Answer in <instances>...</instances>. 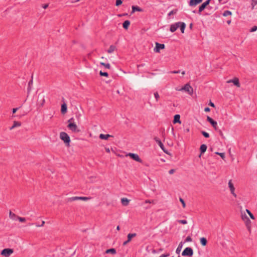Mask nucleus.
Instances as JSON below:
<instances>
[{"instance_id": "nucleus-61", "label": "nucleus", "mask_w": 257, "mask_h": 257, "mask_svg": "<svg viewBox=\"0 0 257 257\" xmlns=\"http://www.w3.org/2000/svg\"><path fill=\"white\" fill-rule=\"evenodd\" d=\"M45 224V221H43L42 222V224L41 225H37V226H42L44 225V224Z\"/></svg>"}, {"instance_id": "nucleus-30", "label": "nucleus", "mask_w": 257, "mask_h": 257, "mask_svg": "<svg viewBox=\"0 0 257 257\" xmlns=\"http://www.w3.org/2000/svg\"><path fill=\"white\" fill-rule=\"evenodd\" d=\"M182 246H183V242H181L179 244V245H178V246L176 250V252L177 254H179L180 252V251H181V249L182 248Z\"/></svg>"}, {"instance_id": "nucleus-4", "label": "nucleus", "mask_w": 257, "mask_h": 257, "mask_svg": "<svg viewBox=\"0 0 257 257\" xmlns=\"http://www.w3.org/2000/svg\"><path fill=\"white\" fill-rule=\"evenodd\" d=\"M13 252V249L5 248L2 250L1 254L5 257H9Z\"/></svg>"}, {"instance_id": "nucleus-33", "label": "nucleus", "mask_w": 257, "mask_h": 257, "mask_svg": "<svg viewBox=\"0 0 257 257\" xmlns=\"http://www.w3.org/2000/svg\"><path fill=\"white\" fill-rule=\"evenodd\" d=\"M137 235L136 233H129L127 235V240L130 241L132 238L134 237H135Z\"/></svg>"}, {"instance_id": "nucleus-24", "label": "nucleus", "mask_w": 257, "mask_h": 257, "mask_svg": "<svg viewBox=\"0 0 257 257\" xmlns=\"http://www.w3.org/2000/svg\"><path fill=\"white\" fill-rule=\"evenodd\" d=\"M130 22L128 20L125 21L122 24V27L125 30H127L130 25Z\"/></svg>"}, {"instance_id": "nucleus-15", "label": "nucleus", "mask_w": 257, "mask_h": 257, "mask_svg": "<svg viewBox=\"0 0 257 257\" xmlns=\"http://www.w3.org/2000/svg\"><path fill=\"white\" fill-rule=\"evenodd\" d=\"M132 11L131 12L132 14H133L134 13H135L136 11L140 12H143V10L142 9H141V8H140L139 7L137 6H133L132 7Z\"/></svg>"}, {"instance_id": "nucleus-63", "label": "nucleus", "mask_w": 257, "mask_h": 257, "mask_svg": "<svg viewBox=\"0 0 257 257\" xmlns=\"http://www.w3.org/2000/svg\"><path fill=\"white\" fill-rule=\"evenodd\" d=\"M116 230L119 231L120 230V227L119 225H118L117 227H116Z\"/></svg>"}, {"instance_id": "nucleus-64", "label": "nucleus", "mask_w": 257, "mask_h": 257, "mask_svg": "<svg viewBox=\"0 0 257 257\" xmlns=\"http://www.w3.org/2000/svg\"><path fill=\"white\" fill-rule=\"evenodd\" d=\"M230 23H231V20H228V21H227V23L228 25H229V24H230Z\"/></svg>"}, {"instance_id": "nucleus-31", "label": "nucleus", "mask_w": 257, "mask_h": 257, "mask_svg": "<svg viewBox=\"0 0 257 257\" xmlns=\"http://www.w3.org/2000/svg\"><path fill=\"white\" fill-rule=\"evenodd\" d=\"M228 186L230 188V191L233 192V191H235V188L234 187L233 184L232 183L231 180H229L228 182Z\"/></svg>"}, {"instance_id": "nucleus-29", "label": "nucleus", "mask_w": 257, "mask_h": 257, "mask_svg": "<svg viewBox=\"0 0 257 257\" xmlns=\"http://www.w3.org/2000/svg\"><path fill=\"white\" fill-rule=\"evenodd\" d=\"M105 252L106 253H111V254H115L116 253V250L114 248H110V249H108L106 250Z\"/></svg>"}, {"instance_id": "nucleus-32", "label": "nucleus", "mask_w": 257, "mask_h": 257, "mask_svg": "<svg viewBox=\"0 0 257 257\" xmlns=\"http://www.w3.org/2000/svg\"><path fill=\"white\" fill-rule=\"evenodd\" d=\"M33 84V77H32L31 80H30L28 83V87L27 89L28 93H29L31 90V85Z\"/></svg>"}, {"instance_id": "nucleus-17", "label": "nucleus", "mask_w": 257, "mask_h": 257, "mask_svg": "<svg viewBox=\"0 0 257 257\" xmlns=\"http://www.w3.org/2000/svg\"><path fill=\"white\" fill-rule=\"evenodd\" d=\"M206 149H207V146L205 144H202L201 145V146L200 147V156L206 152Z\"/></svg>"}, {"instance_id": "nucleus-52", "label": "nucleus", "mask_w": 257, "mask_h": 257, "mask_svg": "<svg viewBox=\"0 0 257 257\" xmlns=\"http://www.w3.org/2000/svg\"><path fill=\"white\" fill-rule=\"evenodd\" d=\"M175 172V170L174 169H171L170 170H169V173L170 174H173L174 172Z\"/></svg>"}, {"instance_id": "nucleus-51", "label": "nucleus", "mask_w": 257, "mask_h": 257, "mask_svg": "<svg viewBox=\"0 0 257 257\" xmlns=\"http://www.w3.org/2000/svg\"><path fill=\"white\" fill-rule=\"evenodd\" d=\"M180 72V70H178V71H172L170 72L171 73H172V74H178V73H179Z\"/></svg>"}, {"instance_id": "nucleus-57", "label": "nucleus", "mask_w": 257, "mask_h": 257, "mask_svg": "<svg viewBox=\"0 0 257 257\" xmlns=\"http://www.w3.org/2000/svg\"><path fill=\"white\" fill-rule=\"evenodd\" d=\"M204 111H205V112H209V111H210V108H209V107H205V108H204Z\"/></svg>"}, {"instance_id": "nucleus-5", "label": "nucleus", "mask_w": 257, "mask_h": 257, "mask_svg": "<svg viewBox=\"0 0 257 257\" xmlns=\"http://www.w3.org/2000/svg\"><path fill=\"white\" fill-rule=\"evenodd\" d=\"M45 102V96L41 94H39L38 96L37 104L40 107H43Z\"/></svg>"}, {"instance_id": "nucleus-7", "label": "nucleus", "mask_w": 257, "mask_h": 257, "mask_svg": "<svg viewBox=\"0 0 257 257\" xmlns=\"http://www.w3.org/2000/svg\"><path fill=\"white\" fill-rule=\"evenodd\" d=\"M128 156H130L131 158V159H132L133 160H134L138 162H139L141 163H143L142 160L140 158L139 155L137 154L130 153L128 154Z\"/></svg>"}, {"instance_id": "nucleus-34", "label": "nucleus", "mask_w": 257, "mask_h": 257, "mask_svg": "<svg viewBox=\"0 0 257 257\" xmlns=\"http://www.w3.org/2000/svg\"><path fill=\"white\" fill-rule=\"evenodd\" d=\"M231 12L228 10H226V11H224L223 13V16H224V17H227L228 16H230V15H231Z\"/></svg>"}, {"instance_id": "nucleus-25", "label": "nucleus", "mask_w": 257, "mask_h": 257, "mask_svg": "<svg viewBox=\"0 0 257 257\" xmlns=\"http://www.w3.org/2000/svg\"><path fill=\"white\" fill-rule=\"evenodd\" d=\"M112 137V136L108 135V134L104 135V134H101L99 135V138L102 140H107L108 139V138Z\"/></svg>"}, {"instance_id": "nucleus-59", "label": "nucleus", "mask_w": 257, "mask_h": 257, "mask_svg": "<svg viewBox=\"0 0 257 257\" xmlns=\"http://www.w3.org/2000/svg\"><path fill=\"white\" fill-rule=\"evenodd\" d=\"M48 4H45L43 6V8L45 9H46V8H47L48 7Z\"/></svg>"}, {"instance_id": "nucleus-1", "label": "nucleus", "mask_w": 257, "mask_h": 257, "mask_svg": "<svg viewBox=\"0 0 257 257\" xmlns=\"http://www.w3.org/2000/svg\"><path fill=\"white\" fill-rule=\"evenodd\" d=\"M60 138L64 142L66 147H70L71 140L69 135L66 133L61 132L60 133Z\"/></svg>"}, {"instance_id": "nucleus-2", "label": "nucleus", "mask_w": 257, "mask_h": 257, "mask_svg": "<svg viewBox=\"0 0 257 257\" xmlns=\"http://www.w3.org/2000/svg\"><path fill=\"white\" fill-rule=\"evenodd\" d=\"M179 90H184L190 95H192L193 93V89L189 83L186 84L184 87L179 89Z\"/></svg>"}, {"instance_id": "nucleus-43", "label": "nucleus", "mask_w": 257, "mask_h": 257, "mask_svg": "<svg viewBox=\"0 0 257 257\" xmlns=\"http://www.w3.org/2000/svg\"><path fill=\"white\" fill-rule=\"evenodd\" d=\"M17 219L19 220V221L21 222H24L26 221V218L24 217H21L18 216Z\"/></svg>"}, {"instance_id": "nucleus-6", "label": "nucleus", "mask_w": 257, "mask_h": 257, "mask_svg": "<svg viewBox=\"0 0 257 257\" xmlns=\"http://www.w3.org/2000/svg\"><path fill=\"white\" fill-rule=\"evenodd\" d=\"M68 128L73 132L79 133L80 130L78 128L77 125L74 123H69L67 125Z\"/></svg>"}, {"instance_id": "nucleus-18", "label": "nucleus", "mask_w": 257, "mask_h": 257, "mask_svg": "<svg viewBox=\"0 0 257 257\" xmlns=\"http://www.w3.org/2000/svg\"><path fill=\"white\" fill-rule=\"evenodd\" d=\"M21 124L22 123L20 121H14L13 125L10 128V130H12L16 127L20 126Z\"/></svg>"}, {"instance_id": "nucleus-47", "label": "nucleus", "mask_w": 257, "mask_h": 257, "mask_svg": "<svg viewBox=\"0 0 257 257\" xmlns=\"http://www.w3.org/2000/svg\"><path fill=\"white\" fill-rule=\"evenodd\" d=\"M177 12V10H172L171 11V12H170L168 14V16H170L171 15H173L174 14H176Z\"/></svg>"}, {"instance_id": "nucleus-37", "label": "nucleus", "mask_w": 257, "mask_h": 257, "mask_svg": "<svg viewBox=\"0 0 257 257\" xmlns=\"http://www.w3.org/2000/svg\"><path fill=\"white\" fill-rule=\"evenodd\" d=\"M201 133L205 138H208L209 137V134L208 133L205 131H201Z\"/></svg>"}, {"instance_id": "nucleus-20", "label": "nucleus", "mask_w": 257, "mask_h": 257, "mask_svg": "<svg viewBox=\"0 0 257 257\" xmlns=\"http://www.w3.org/2000/svg\"><path fill=\"white\" fill-rule=\"evenodd\" d=\"M245 218H246L247 221L246 223V225L247 226V229L249 232H251V226H250V220L246 216V215H244Z\"/></svg>"}, {"instance_id": "nucleus-53", "label": "nucleus", "mask_w": 257, "mask_h": 257, "mask_svg": "<svg viewBox=\"0 0 257 257\" xmlns=\"http://www.w3.org/2000/svg\"><path fill=\"white\" fill-rule=\"evenodd\" d=\"M169 255H170L169 253L163 254L161 255L160 257H168Z\"/></svg>"}, {"instance_id": "nucleus-19", "label": "nucleus", "mask_w": 257, "mask_h": 257, "mask_svg": "<svg viewBox=\"0 0 257 257\" xmlns=\"http://www.w3.org/2000/svg\"><path fill=\"white\" fill-rule=\"evenodd\" d=\"M179 23V28H180V30L181 31L182 33H184V30L186 27V24L183 22H178Z\"/></svg>"}, {"instance_id": "nucleus-10", "label": "nucleus", "mask_w": 257, "mask_h": 257, "mask_svg": "<svg viewBox=\"0 0 257 257\" xmlns=\"http://www.w3.org/2000/svg\"><path fill=\"white\" fill-rule=\"evenodd\" d=\"M211 0H207L206 2L203 3L199 8L198 13L201 14V13L206 8V7L209 4Z\"/></svg>"}, {"instance_id": "nucleus-49", "label": "nucleus", "mask_w": 257, "mask_h": 257, "mask_svg": "<svg viewBox=\"0 0 257 257\" xmlns=\"http://www.w3.org/2000/svg\"><path fill=\"white\" fill-rule=\"evenodd\" d=\"M192 238L190 236H188L186 238L185 242H190L192 241Z\"/></svg>"}, {"instance_id": "nucleus-3", "label": "nucleus", "mask_w": 257, "mask_h": 257, "mask_svg": "<svg viewBox=\"0 0 257 257\" xmlns=\"http://www.w3.org/2000/svg\"><path fill=\"white\" fill-rule=\"evenodd\" d=\"M193 254V250L190 247H186L182 253L183 256H192Z\"/></svg>"}, {"instance_id": "nucleus-26", "label": "nucleus", "mask_w": 257, "mask_h": 257, "mask_svg": "<svg viewBox=\"0 0 257 257\" xmlns=\"http://www.w3.org/2000/svg\"><path fill=\"white\" fill-rule=\"evenodd\" d=\"M9 217L11 219L15 220L17 219L18 216L10 211L9 213Z\"/></svg>"}, {"instance_id": "nucleus-23", "label": "nucleus", "mask_w": 257, "mask_h": 257, "mask_svg": "<svg viewBox=\"0 0 257 257\" xmlns=\"http://www.w3.org/2000/svg\"><path fill=\"white\" fill-rule=\"evenodd\" d=\"M130 200L126 198H122L121 199V203L123 206H127L128 205Z\"/></svg>"}, {"instance_id": "nucleus-46", "label": "nucleus", "mask_w": 257, "mask_h": 257, "mask_svg": "<svg viewBox=\"0 0 257 257\" xmlns=\"http://www.w3.org/2000/svg\"><path fill=\"white\" fill-rule=\"evenodd\" d=\"M178 222L183 224H185L187 223V221L186 220H178Z\"/></svg>"}, {"instance_id": "nucleus-8", "label": "nucleus", "mask_w": 257, "mask_h": 257, "mask_svg": "<svg viewBox=\"0 0 257 257\" xmlns=\"http://www.w3.org/2000/svg\"><path fill=\"white\" fill-rule=\"evenodd\" d=\"M89 199H90L89 198L87 197H77V196H75V197H72L69 198L68 199V201L72 202V201H76V200H78L86 201V200H89Z\"/></svg>"}, {"instance_id": "nucleus-21", "label": "nucleus", "mask_w": 257, "mask_h": 257, "mask_svg": "<svg viewBox=\"0 0 257 257\" xmlns=\"http://www.w3.org/2000/svg\"><path fill=\"white\" fill-rule=\"evenodd\" d=\"M180 116L179 114L175 115V116L174 117V119H173V123H181V121H180Z\"/></svg>"}, {"instance_id": "nucleus-60", "label": "nucleus", "mask_w": 257, "mask_h": 257, "mask_svg": "<svg viewBox=\"0 0 257 257\" xmlns=\"http://www.w3.org/2000/svg\"><path fill=\"white\" fill-rule=\"evenodd\" d=\"M231 193L234 196V197H236V194L234 192V191H233V192H231Z\"/></svg>"}, {"instance_id": "nucleus-39", "label": "nucleus", "mask_w": 257, "mask_h": 257, "mask_svg": "<svg viewBox=\"0 0 257 257\" xmlns=\"http://www.w3.org/2000/svg\"><path fill=\"white\" fill-rule=\"evenodd\" d=\"M252 3L251 5V9L253 10L254 9V6L257 5V0H251Z\"/></svg>"}, {"instance_id": "nucleus-9", "label": "nucleus", "mask_w": 257, "mask_h": 257, "mask_svg": "<svg viewBox=\"0 0 257 257\" xmlns=\"http://www.w3.org/2000/svg\"><path fill=\"white\" fill-rule=\"evenodd\" d=\"M207 120L212 125L213 127L215 129V131H218V127L217 126V123L216 121L213 120L211 117L209 116L207 117Z\"/></svg>"}, {"instance_id": "nucleus-22", "label": "nucleus", "mask_w": 257, "mask_h": 257, "mask_svg": "<svg viewBox=\"0 0 257 257\" xmlns=\"http://www.w3.org/2000/svg\"><path fill=\"white\" fill-rule=\"evenodd\" d=\"M67 107L65 103L61 105V111L62 114H65L67 112Z\"/></svg>"}, {"instance_id": "nucleus-27", "label": "nucleus", "mask_w": 257, "mask_h": 257, "mask_svg": "<svg viewBox=\"0 0 257 257\" xmlns=\"http://www.w3.org/2000/svg\"><path fill=\"white\" fill-rule=\"evenodd\" d=\"M200 243L202 244V245H203V246L206 245V244L207 243V239L206 238H205L204 237H201L200 239Z\"/></svg>"}, {"instance_id": "nucleus-11", "label": "nucleus", "mask_w": 257, "mask_h": 257, "mask_svg": "<svg viewBox=\"0 0 257 257\" xmlns=\"http://www.w3.org/2000/svg\"><path fill=\"white\" fill-rule=\"evenodd\" d=\"M227 83H233L234 84V85H235L237 87H239L240 86L239 79L236 77H235L232 79L228 80L227 81Z\"/></svg>"}, {"instance_id": "nucleus-36", "label": "nucleus", "mask_w": 257, "mask_h": 257, "mask_svg": "<svg viewBox=\"0 0 257 257\" xmlns=\"http://www.w3.org/2000/svg\"><path fill=\"white\" fill-rule=\"evenodd\" d=\"M99 74L101 76H105V77H108V74L107 72H102L101 71H100L99 72Z\"/></svg>"}, {"instance_id": "nucleus-54", "label": "nucleus", "mask_w": 257, "mask_h": 257, "mask_svg": "<svg viewBox=\"0 0 257 257\" xmlns=\"http://www.w3.org/2000/svg\"><path fill=\"white\" fill-rule=\"evenodd\" d=\"M68 123H74V118H71L70 119H69L68 121Z\"/></svg>"}, {"instance_id": "nucleus-35", "label": "nucleus", "mask_w": 257, "mask_h": 257, "mask_svg": "<svg viewBox=\"0 0 257 257\" xmlns=\"http://www.w3.org/2000/svg\"><path fill=\"white\" fill-rule=\"evenodd\" d=\"M100 64L102 66H104L106 68L110 69V65L109 63H105L104 62H100Z\"/></svg>"}, {"instance_id": "nucleus-58", "label": "nucleus", "mask_w": 257, "mask_h": 257, "mask_svg": "<svg viewBox=\"0 0 257 257\" xmlns=\"http://www.w3.org/2000/svg\"><path fill=\"white\" fill-rule=\"evenodd\" d=\"M129 242H130V241H129L128 240H127L125 241H124V242H123V245H124H124H126V244H127Z\"/></svg>"}, {"instance_id": "nucleus-38", "label": "nucleus", "mask_w": 257, "mask_h": 257, "mask_svg": "<svg viewBox=\"0 0 257 257\" xmlns=\"http://www.w3.org/2000/svg\"><path fill=\"white\" fill-rule=\"evenodd\" d=\"M246 212L248 213V214L249 215L250 217L252 219H254V217L253 215L251 213V212L247 209H246Z\"/></svg>"}, {"instance_id": "nucleus-48", "label": "nucleus", "mask_w": 257, "mask_h": 257, "mask_svg": "<svg viewBox=\"0 0 257 257\" xmlns=\"http://www.w3.org/2000/svg\"><path fill=\"white\" fill-rule=\"evenodd\" d=\"M257 30V26H254L250 30V32H253Z\"/></svg>"}, {"instance_id": "nucleus-41", "label": "nucleus", "mask_w": 257, "mask_h": 257, "mask_svg": "<svg viewBox=\"0 0 257 257\" xmlns=\"http://www.w3.org/2000/svg\"><path fill=\"white\" fill-rule=\"evenodd\" d=\"M215 154L218 155H219L222 159H224L225 158V154L224 153L216 152Z\"/></svg>"}, {"instance_id": "nucleus-62", "label": "nucleus", "mask_w": 257, "mask_h": 257, "mask_svg": "<svg viewBox=\"0 0 257 257\" xmlns=\"http://www.w3.org/2000/svg\"><path fill=\"white\" fill-rule=\"evenodd\" d=\"M105 151L107 153H109L110 152V150H109V148H105Z\"/></svg>"}, {"instance_id": "nucleus-45", "label": "nucleus", "mask_w": 257, "mask_h": 257, "mask_svg": "<svg viewBox=\"0 0 257 257\" xmlns=\"http://www.w3.org/2000/svg\"><path fill=\"white\" fill-rule=\"evenodd\" d=\"M122 3V2L121 0H116V3H115V6L117 7H118L119 6L121 5Z\"/></svg>"}, {"instance_id": "nucleus-13", "label": "nucleus", "mask_w": 257, "mask_h": 257, "mask_svg": "<svg viewBox=\"0 0 257 257\" xmlns=\"http://www.w3.org/2000/svg\"><path fill=\"white\" fill-rule=\"evenodd\" d=\"M154 140L158 144V145L160 147V148L163 150V151L167 153V152L165 150L164 146L163 144L162 143V142L161 141V140L157 137H155Z\"/></svg>"}, {"instance_id": "nucleus-50", "label": "nucleus", "mask_w": 257, "mask_h": 257, "mask_svg": "<svg viewBox=\"0 0 257 257\" xmlns=\"http://www.w3.org/2000/svg\"><path fill=\"white\" fill-rule=\"evenodd\" d=\"M19 109V107L14 108L12 110L13 113H15L16 111Z\"/></svg>"}, {"instance_id": "nucleus-16", "label": "nucleus", "mask_w": 257, "mask_h": 257, "mask_svg": "<svg viewBox=\"0 0 257 257\" xmlns=\"http://www.w3.org/2000/svg\"><path fill=\"white\" fill-rule=\"evenodd\" d=\"M202 0H190L189 6H195L201 3Z\"/></svg>"}, {"instance_id": "nucleus-12", "label": "nucleus", "mask_w": 257, "mask_h": 257, "mask_svg": "<svg viewBox=\"0 0 257 257\" xmlns=\"http://www.w3.org/2000/svg\"><path fill=\"white\" fill-rule=\"evenodd\" d=\"M165 45L164 44H160L158 42L156 43V47L154 48V51L156 52H159L161 49L165 48Z\"/></svg>"}, {"instance_id": "nucleus-56", "label": "nucleus", "mask_w": 257, "mask_h": 257, "mask_svg": "<svg viewBox=\"0 0 257 257\" xmlns=\"http://www.w3.org/2000/svg\"><path fill=\"white\" fill-rule=\"evenodd\" d=\"M209 105L210 106H212L213 107H215V105L214 104V103H213L212 102H211V101H210L209 103Z\"/></svg>"}, {"instance_id": "nucleus-55", "label": "nucleus", "mask_w": 257, "mask_h": 257, "mask_svg": "<svg viewBox=\"0 0 257 257\" xmlns=\"http://www.w3.org/2000/svg\"><path fill=\"white\" fill-rule=\"evenodd\" d=\"M154 202V200H146L145 201V203H153Z\"/></svg>"}, {"instance_id": "nucleus-40", "label": "nucleus", "mask_w": 257, "mask_h": 257, "mask_svg": "<svg viewBox=\"0 0 257 257\" xmlns=\"http://www.w3.org/2000/svg\"><path fill=\"white\" fill-rule=\"evenodd\" d=\"M154 96H155V97L156 98V101H158L159 99L160 98V95H159V94L158 92H156L154 93Z\"/></svg>"}, {"instance_id": "nucleus-42", "label": "nucleus", "mask_w": 257, "mask_h": 257, "mask_svg": "<svg viewBox=\"0 0 257 257\" xmlns=\"http://www.w3.org/2000/svg\"><path fill=\"white\" fill-rule=\"evenodd\" d=\"M216 131L219 133V135L221 137L222 139H225L223 134L221 130L218 128V131Z\"/></svg>"}, {"instance_id": "nucleus-44", "label": "nucleus", "mask_w": 257, "mask_h": 257, "mask_svg": "<svg viewBox=\"0 0 257 257\" xmlns=\"http://www.w3.org/2000/svg\"><path fill=\"white\" fill-rule=\"evenodd\" d=\"M179 200L181 202V203H182L183 207L185 208L186 206V204H185L184 200L181 197L179 198Z\"/></svg>"}, {"instance_id": "nucleus-14", "label": "nucleus", "mask_w": 257, "mask_h": 257, "mask_svg": "<svg viewBox=\"0 0 257 257\" xmlns=\"http://www.w3.org/2000/svg\"><path fill=\"white\" fill-rule=\"evenodd\" d=\"M179 23L177 22L171 25L170 28V31L171 32H174L175 31H176V30L179 28Z\"/></svg>"}, {"instance_id": "nucleus-28", "label": "nucleus", "mask_w": 257, "mask_h": 257, "mask_svg": "<svg viewBox=\"0 0 257 257\" xmlns=\"http://www.w3.org/2000/svg\"><path fill=\"white\" fill-rule=\"evenodd\" d=\"M116 49V47L114 45L110 46L109 49L107 50V52L108 53H111L114 51Z\"/></svg>"}]
</instances>
